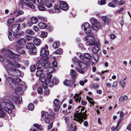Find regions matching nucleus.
<instances>
[{
  "instance_id": "9d476101",
  "label": "nucleus",
  "mask_w": 131,
  "mask_h": 131,
  "mask_svg": "<svg viewBox=\"0 0 131 131\" xmlns=\"http://www.w3.org/2000/svg\"><path fill=\"white\" fill-rule=\"evenodd\" d=\"M40 55L42 56L41 59H48V56L49 54V51H46L44 48H42L40 51Z\"/></svg>"
},
{
  "instance_id": "58836bf2",
  "label": "nucleus",
  "mask_w": 131,
  "mask_h": 131,
  "mask_svg": "<svg viewBox=\"0 0 131 131\" xmlns=\"http://www.w3.org/2000/svg\"><path fill=\"white\" fill-rule=\"evenodd\" d=\"M84 57L89 60H90L92 58V56L88 53H85L84 55Z\"/></svg>"
},
{
  "instance_id": "c85d7f7f",
  "label": "nucleus",
  "mask_w": 131,
  "mask_h": 131,
  "mask_svg": "<svg viewBox=\"0 0 131 131\" xmlns=\"http://www.w3.org/2000/svg\"><path fill=\"white\" fill-rule=\"evenodd\" d=\"M11 66L14 67L19 68L20 67V65L15 61H12Z\"/></svg>"
},
{
  "instance_id": "2f4dec72",
  "label": "nucleus",
  "mask_w": 131,
  "mask_h": 131,
  "mask_svg": "<svg viewBox=\"0 0 131 131\" xmlns=\"http://www.w3.org/2000/svg\"><path fill=\"white\" fill-rule=\"evenodd\" d=\"M40 69L37 68V71L36 72V75L38 77H40L43 72V70L42 69Z\"/></svg>"
},
{
  "instance_id": "774afa93",
  "label": "nucleus",
  "mask_w": 131,
  "mask_h": 131,
  "mask_svg": "<svg viewBox=\"0 0 131 131\" xmlns=\"http://www.w3.org/2000/svg\"><path fill=\"white\" fill-rule=\"evenodd\" d=\"M25 19V18L24 17H22L19 18L18 19V20L20 22L23 21Z\"/></svg>"
},
{
  "instance_id": "4c0bfd02",
  "label": "nucleus",
  "mask_w": 131,
  "mask_h": 131,
  "mask_svg": "<svg viewBox=\"0 0 131 131\" xmlns=\"http://www.w3.org/2000/svg\"><path fill=\"white\" fill-rule=\"evenodd\" d=\"M47 35L48 33L47 32L43 31L40 35V36L42 38H45L47 37Z\"/></svg>"
},
{
  "instance_id": "f704fd0d",
  "label": "nucleus",
  "mask_w": 131,
  "mask_h": 131,
  "mask_svg": "<svg viewBox=\"0 0 131 131\" xmlns=\"http://www.w3.org/2000/svg\"><path fill=\"white\" fill-rule=\"evenodd\" d=\"M40 29H43L46 28V26L45 23H41L38 25Z\"/></svg>"
},
{
  "instance_id": "4be33fe9",
  "label": "nucleus",
  "mask_w": 131,
  "mask_h": 131,
  "mask_svg": "<svg viewBox=\"0 0 131 131\" xmlns=\"http://www.w3.org/2000/svg\"><path fill=\"white\" fill-rule=\"evenodd\" d=\"M26 47L27 49H33L36 48L34 44L32 43H28Z\"/></svg>"
},
{
  "instance_id": "a19ab883",
  "label": "nucleus",
  "mask_w": 131,
  "mask_h": 131,
  "mask_svg": "<svg viewBox=\"0 0 131 131\" xmlns=\"http://www.w3.org/2000/svg\"><path fill=\"white\" fill-rule=\"evenodd\" d=\"M54 70V68L52 67L51 65L50 66V67L48 68V73H51L53 72Z\"/></svg>"
},
{
  "instance_id": "bb28decb",
  "label": "nucleus",
  "mask_w": 131,
  "mask_h": 131,
  "mask_svg": "<svg viewBox=\"0 0 131 131\" xmlns=\"http://www.w3.org/2000/svg\"><path fill=\"white\" fill-rule=\"evenodd\" d=\"M23 12L21 10H19L17 13V12L15 11L13 14V15L15 17H17L19 16L20 15L23 14Z\"/></svg>"
},
{
  "instance_id": "1a4fd4ad",
  "label": "nucleus",
  "mask_w": 131,
  "mask_h": 131,
  "mask_svg": "<svg viewBox=\"0 0 131 131\" xmlns=\"http://www.w3.org/2000/svg\"><path fill=\"white\" fill-rule=\"evenodd\" d=\"M81 27L82 28L83 27L84 28V31L85 33L91 32L92 29L91 28V26L88 23H86L83 24Z\"/></svg>"
},
{
  "instance_id": "b1692460",
  "label": "nucleus",
  "mask_w": 131,
  "mask_h": 131,
  "mask_svg": "<svg viewBox=\"0 0 131 131\" xmlns=\"http://www.w3.org/2000/svg\"><path fill=\"white\" fill-rule=\"evenodd\" d=\"M12 71L14 72V76L18 77L20 75V71L17 69H13Z\"/></svg>"
},
{
  "instance_id": "de8ad7c7",
  "label": "nucleus",
  "mask_w": 131,
  "mask_h": 131,
  "mask_svg": "<svg viewBox=\"0 0 131 131\" xmlns=\"http://www.w3.org/2000/svg\"><path fill=\"white\" fill-rule=\"evenodd\" d=\"M91 22L92 24V26L93 25L96 23L98 21L95 18H91Z\"/></svg>"
},
{
  "instance_id": "423d86ee",
  "label": "nucleus",
  "mask_w": 131,
  "mask_h": 131,
  "mask_svg": "<svg viewBox=\"0 0 131 131\" xmlns=\"http://www.w3.org/2000/svg\"><path fill=\"white\" fill-rule=\"evenodd\" d=\"M37 3L41 5L46 4L48 8H50L52 6L51 3H54L53 0H36Z\"/></svg>"
},
{
  "instance_id": "338daca9",
  "label": "nucleus",
  "mask_w": 131,
  "mask_h": 131,
  "mask_svg": "<svg viewBox=\"0 0 131 131\" xmlns=\"http://www.w3.org/2000/svg\"><path fill=\"white\" fill-rule=\"evenodd\" d=\"M33 23L31 22H28L27 23V26L28 27H29L31 26L33 24Z\"/></svg>"
},
{
  "instance_id": "603ef678",
  "label": "nucleus",
  "mask_w": 131,
  "mask_h": 131,
  "mask_svg": "<svg viewBox=\"0 0 131 131\" xmlns=\"http://www.w3.org/2000/svg\"><path fill=\"white\" fill-rule=\"evenodd\" d=\"M115 3H121L119 4V5H122L124 4V2H122V0H113Z\"/></svg>"
},
{
  "instance_id": "79ce46f5",
  "label": "nucleus",
  "mask_w": 131,
  "mask_h": 131,
  "mask_svg": "<svg viewBox=\"0 0 131 131\" xmlns=\"http://www.w3.org/2000/svg\"><path fill=\"white\" fill-rule=\"evenodd\" d=\"M29 53L31 55H35L36 53V50L35 49H30L29 51Z\"/></svg>"
},
{
  "instance_id": "7ed1b4c3",
  "label": "nucleus",
  "mask_w": 131,
  "mask_h": 131,
  "mask_svg": "<svg viewBox=\"0 0 131 131\" xmlns=\"http://www.w3.org/2000/svg\"><path fill=\"white\" fill-rule=\"evenodd\" d=\"M77 64H78V66L77 67H75L76 70L80 73L83 74L84 72L83 70L87 66H89L90 64V62L88 61V62L87 63H86L82 62L80 61L79 63H78Z\"/></svg>"
},
{
  "instance_id": "bf43d9fd",
  "label": "nucleus",
  "mask_w": 131,
  "mask_h": 131,
  "mask_svg": "<svg viewBox=\"0 0 131 131\" xmlns=\"http://www.w3.org/2000/svg\"><path fill=\"white\" fill-rule=\"evenodd\" d=\"M30 69L31 71L33 72L36 69V67L35 65H31Z\"/></svg>"
},
{
  "instance_id": "09e8293b",
  "label": "nucleus",
  "mask_w": 131,
  "mask_h": 131,
  "mask_svg": "<svg viewBox=\"0 0 131 131\" xmlns=\"http://www.w3.org/2000/svg\"><path fill=\"white\" fill-rule=\"evenodd\" d=\"M119 81L122 87L123 88L125 86V83L124 81L122 79L121 80H119Z\"/></svg>"
},
{
  "instance_id": "052dcab7",
  "label": "nucleus",
  "mask_w": 131,
  "mask_h": 131,
  "mask_svg": "<svg viewBox=\"0 0 131 131\" xmlns=\"http://www.w3.org/2000/svg\"><path fill=\"white\" fill-rule=\"evenodd\" d=\"M88 80L87 79H85L84 81H81L80 82V84L82 85H84V83H86Z\"/></svg>"
},
{
  "instance_id": "0e129e2a",
  "label": "nucleus",
  "mask_w": 131,
  "mask_h": 131,
  "mask_svg": "<svg viewBox=\"0 0 131 131\" xmlns=\"http://www.w3.org/2000/svg\"><path fill=\"white\" fill-rule=\"evenodd\" d=\"M38 93L41 94L42 93V88H39L38 89Z\"/></svg>"
},
{
  "instance_id": "4d7b16f0",
  "label": "nucleus",
  "mask_w": 131,
  "mask_h": 131,
  "mask_svg": "<svg viewBox=\"0 0 131 131\" xmlns=\"http://www.w3.org/2000/svg\"><path fill=\"white\" fill-rule=\"evenodd\" d=\"M38 8L41 11H45L46 9L45 7L42 6H39Z\"/></svg>"
},
{
  "instance_id": "680f3d73",
  "label": "nucleus",
  "mask_w": 131,
  "mask_h": 131,
  "mask_svg": "<svg viewBox=\"0 0 131 131\" xmlns=\"http://www.w3.org/2000/svg\"><path fill=\"white\" fill-rule=\"evenodd\" d=\"M52 77V75L51 73H47V77L48 79H51Z\"/></svg>"
},
{
  "instance_id": "37998d69",
  "label": "nucleus",
  "mask_w": 131,
  "mask_h": 131,
  "mask_svg": "<svg viewBox=\"0 0 131 131\" xmlns=\"http://www.w3.org/2000/svg\"><path fill=\"white\" fill-rule=\"evenodd\" d=\"M39 80L42 83H44L46 82L47 79L46 77L42 78L41 75L40 77Z\"/></svg>"
},
{
  "instance_id": "4468645a",
  "label": "nucleus",
  "mask_w": 131,
  "mask_h": 131,
  "mask_svg": "<svg viewBox=\"0 0 131 131\" xmlns=\"http://www.w3.org/2000/svg\"><path fill=\"white\" fill-rule=\"evenodd\" d=\"M14 48L17 52L19 53L24 54L25 53V51L24 50L23 47L21 46L16 45L15 46Z\"/></svg>"
},
{
  "instance_id": "ddd939ff",
  "label": "nucleus",
  "mask_w": 131,
  "mask_h": 131,
  "mask_svg": "<svg viewBox=\"0 0 131 131\" xmlns=\"http://www.w3.org/2000/svg\"><path fill=\"white\" fill-rule=\"evenodd\" d=\"M23 86V85L21 84H19V86H14L15 88L16 87V88H15L14 90V92L15 93L21 95L23 93V91L21 87Z\"/></svg>"
},
{
  "instance_id": "2eb2a0df",
  "label": "nucleus",
  "mask_w": 131,
  "mask_h": 131,
  "mask_svg": "<svg viewBox=\"0 0 131 131\" xmlns=\"http://www.w3.org/2000/svg\"><path fill=\"white\" fill-rule=\"evenodd\" d=\"M20 25L19 24H15L12 26V31L14 33L18 32L20 29Z\"/></svg>"
},
{
  "instance_id": "3c124183",
  "label": "nucleus",
  "mask_w": 131,
  "mask_h": 131,
  "mask_svg": "<svg viewBox=\"0 0 131 131\" xmlns=\"http://www.w3.org/2000/svg\"><path fill=\"white\" fill-rule=\"evenodd\" d=\"M62 50L60 48H59L55 51V53L57 54H61L62 53Z\"/></svg>"
},
{
  "instance_id": "6e6d98bb",
  "label": "nucleus",
  "mask_w": 131,
  "mask_h": 131,
  "mask_svg": "<svg viewBox=\"0 0 131 131\" xmlns=\"http://www.w3.org/2000/svg\"><path fill=\"white\" fill-rule=\"evenodd\" d=\"M36 66L37 67V68L38 69H41L42 66L41 62L39 61H38L36 64Z\"/></svg>"
},
{
  "instance_id": "a878e982",
  "label": "nucleus",
  "mask_w": 131,
  "mask_h": 131,
  "mask_svg": "<svg viewBox=\"0 0 131 131\" xmlns=\"http://www.w3.org/2000/svg\"><path fill=\"white\" fill-rule=\"evenodd\" d=\"M73 98L75 99V101L76 102H78V101L79 103L80 102L81 97L79 94H75V95L74 96Z\"/></svg>"
},
{
  "instance_id": "e2e57ef3",
  "label": "nucleus",
  "mask_w": 131,
  "mask_h": 131,
  "mask_svg": "<svg viewBox=\"0 0 131 131\" xmlns=\"http://www.w3.org/2000/svg\"><path fill=\"white\" fill-rule=\"evenodd\" d=\"M124 9V8H122L119 10L116 11L115 12V13H120L123 11Z\"/></svg>"
},
{
  "instance_id": "13d9d810",
  "label": "nucleus",
  "mask_w": 131,
  "mask_h": 131,
  "mask_svg": "<svg viewBox=\"0 0 131 131\" xmlns=\"http://www.w3.org/2000/svg\"><path fill=\"white\" fill-rule=\"evenodd\" d=\"M100 55L99 54H96L95 56H94V59L95 61H97L100 57Z\"/></svg>"
},
{
  "instance_id": "9b49d317",
  "label": "nucleus",
  "mask_w": 131,
  "mask_h": 131,
  "mask_svg": "<svg viewBox=\"0 0 131 131\" xmlns=\"http://www.w3.org/2000/svg\"><path fill=\"white\" fill-rule=\"evenodd\" d=\"M16 54L9 49L7 50L5 52L4 54V56L5 57H9L12 59H14L15 57L14 56Z\"/></svg>"
},
{
  "instance_id": "ea45409f",
  "label": "nucleus",
  "mask_w": 131,
  "mask_h": 131,
  "mask_svg": "<svg viewBox=\"0 0 131 131\" xmlns=\"http://www.w3.org/2000/svg\"><path fill=\"white\" fill-rule=\"evenodd\" d=\"M26 32L27 34L28 35H33L35 34L34 32L31 30L28 29L26 30Z\"/></svg>"
},
{
  "instance_id": "a211bd4d",
  "label": "nucleus",
  "mask_w": 131,
  "mask_h": 131,
  "mask_svg": "<svg viewBox=\"0 0 131 131\" xmlns=\"http://www.w3.org/2000/svg\"><path fill=\"white\" fill-rule=\"evenodd\" d=\"M33 41L34 44L36 46H39L41 43L40 40L37 37H34Z\"/></svg>"
},
{
  "instance_id": "864d4df0",
  "label": "nucleus",
  "mask_w": 131,
  "mask_h": 131,
  "mask_svg": "<svg viewBox=\"0 0 131 131\" xmlns=\"http://www.w3.org/2000/svg\"><path fill=\"white\" fill-rule=\"evenodd\" d=\"M58 79L56 78H54L53 79L52 83V84H57L58 83Z\"/></svg>"
},
{
  "instance_id": "f03ea898",
  "label": "nucleus",
  "mask_w": 131,
  "mask_h": 131,
  "mask_svg": "<svg viewBox=\"0 0 131 131\" xmlns=\"http://www.w3.org/2000/svg\"><path fill=\"white\" fill-rule=\"evenodd\" d=\"M83 108L81 109V112L80 113L74 114V120L79 122L81 124L84 121L83 119H84L87 118V114L84 113V112L82 113V111H84L85 108L84 107L82 106Z\"/></svg>"
},
{
  "instance_id": "49530a36",
  "label": "nucleus",
  "mask_w": 131,
  "mask_h": 131,
  "mask_svg": "<svg viewBox=\"0 0 131 131\" xmlns=\"http://www.w3.org/2000/svg\"><path fill=\"white\" fill-rule=\"evenodd\" d=\"M86 99L88 100L89 103H90L92 104L93 105V104H94V102L93 101H92V98L88 96H87Z\"/></svg>"
},
{
  "instance_id": "7c9ffc66",
  "label": "nucleus",
  "mask_w": 131,
  "mask_h": 131,
  "mask_svg": "<svg viewBox=\"0 0 131 131\" xmlns=\"http://www.w3.org/2000/svg\"><path fill=\"white\" fill-rule=\"evenodd\" d=\"M15 69V68H9L7 69V71L8 72V73L9 74L11 75L14 76V72L13 71H12V69Z\"/></svg>"
},
{
  "instance_id": "6e6552de",
  "label": "nucleus",
  "mask_w": 131,
  "mask_h": 131,
  "mask_svg": "<svg viewBox=\"0 0 131 131\" xmlns=\"http://www.w3.org/2000/svg\"><path fill=\"white\" fill-rule=\"evenodd\" d=\"M41 116L42 117H45L44 119V121L47 124L50 123V118L49 115V113L48 112H45L43 111H42L41 112Z\"/></svg>"
},
{
  "instance_id": "69168bd1",
  "label": "nucleus",
  "mask_w": 131,
  "mask_h": 131,
  "mask_svg": "<svg viewBox=\"0 0 131 131\" xmlns=\"http://www.w3.org/2000/svg\"><path fill=\"white\" fill-rule=\"evenodd\" d=\"M33 38V37L31 36H27L26 37V39L27 41H29L31 40Z\"/></svg>"
},
{
  "instance_id": "aec40b11",
  "label": "nucleus",
  "mask_w": 131,
  "mask_h": 131,
  "mask_svg": "<svg viewBox=\"0 0 131 131\" xmlns=\"http://www.w3.org/2000/svg\"><path fill=\"white\" fill-rule=\"evenodd\" d=\"M17 42L22 45H24L26 44V41L24 38L20 39L16 41Z\"/></svg>"
},
{
  "instance_id": "6ab92c4d",
  "label": "nucleus",
  "mask_w": 131,
  "mask_h": 131,
  "mask_svg": "<svg viewBox=\"0 0 131 131\" xmlns=\"http://www.w3.org/2000/svg\"><path fill=\"white\" fill-rule=\"evenodd\" d=\"M7 81L10 85L13 88H14V78L12 77H8L7 79Z\"/></svg>"
},
{
  "instance_id": "473e14b6",
  "label": "nucleus",
  "mask_w": 131,
  "mask_h": 131,
  "mask_svg": "<svg viewBox=\"0 0 131 131\" xmlns=\"http://www.w3.org/2000/svg\"><path fill=\"white\" fill-rule=\"evenodd\" d=\"M128 98L127 96L125 95L123 96L120 97L119 99V102H124L127 100Z\"/></svg>"
},
{
  "instance_id": "f3484780",
  "label": "nucleus",
  "mask_w": 131,
  "mask_h": 131,
  "mask_svg": "<svg viewBox=\"0 0 131 131\" xmlns=\"http://www.w3.org/2000/svg\"><path fill=\"white\" fill-rule=\"evenodd\" d=\"M94 45L95 46L93 47L92 51L94 53L96 54L100 50V48L98 43L97 44L96 42L95 45Z\"/></svg>"
},
{
  "instance_id": "cd10ccee",
  "label": "nucleus",
  "mask_w": 131,
  "mask_h": 131,
  "mask_svg": "<svg viewBox=\"0 0 131 131\" xmlns=\"http://www.w3.org/2000/svg\"><path fill=\"white\" fill-rule=\"evenodd\" d=\"M100 23L98 21L93 25L92 27L94 29L97 30H98V29L99 28H100Z\"/></svg>"
},
{
  "instance_id": "f8f14e48",
  "label": "nucleus",
  "mask_w": 131,
  "mask_h": 131,
  "mask_svg": "<svg viewBox=\"0 0 131 131\" xmlns=\"http://www.w3.org/2000/svg\"><path fill=\"white\" fill-rule=\"evenodd\" d=\"M59 4L60 8L63 10L66 11L69 8V6L64 1H60Z\"/></svg>"
},
{
  "instance_id": "c9c22d12",
  "label": "nucleus",
  "mask_w": 131,
  "mask_h": 131,
  "mask_svg": "<svg viewBox=\"0 0 131 131\" xmlns=\"http://www.w3.org/2000/svg\"><path fill=\"white\" fill-rule=\"evenodd\" d=\"M30 20L33 24L37 23L38 21V20L37 18L35 17H32L31 18Z\"/></svg>"
},
{
  "instance_id": "72a5a7b5",
  "label": "nucleus",
  "mask_w": 131,
  "mask_h": 131,
  "mask_svg": "<svg viewBox=\"0 0 131 131\" xmlns=\"http://www.w3.org/2000/svg\"><path fill=\"white\" fill-rule=\"evenodd\" d=\"M70 74L71 76L73 78H75L76 76V74L75 71L73 69L71 70Z\"/></svg>"
},
{
  "instance_id": "f257e3e1",
  "label": "nucleus",
  "mask_w": 131,
  "mask_h": 131,
  "mask_svg": "<svg viewBox=\"0 0 131 131\" xmlns=\"http://www.w3.org/2000/svg\"><path fill=\"white\" fill-rule=\"evenodd\" d=\"M11 99V102L8 99H5L1 102V107H0V117H3L5 115V113L3 109L8 114H10L12 113V110H14L15 108L13 103L14 102L15 104H19L21 103L22 98L20 96H12Z\"/></svg>"
},
{
  "instance_id": "dca6fc26",
  "label": "nucleus",
  "mask_w": 131,
  "mask_h": 131,
  "mask_svg": "<svg viewBox=\"0 0 131 131\" xmlns=\"http://www.w3.org/2000/svg\"><path fill=\"white\" fill-rule=\"evenodd\" d=\"M53 103L54 104L53 106L54 110L55 111H57L59 109V102L58 100V99H56L53 102Z\"/></svg>"
},
{
  "instance_id": "e433bc0d",
  "label": "nucleus",
  "mask_w": 131,
  "mask_h": 131,
  "mask_svg": "<svg viewBox=\"0 0 131 131\" xmlns=\"http://www.w3.org/2000/svg\"><path fill=\"white\" fill-rule=\"evenodd\" d=\"M71 81L67 80H66L63 82V83L65 85L68 86L71 85Z\"/></svg>"
},
{
  "instance_id": "a18cd8bd",
  "label": "nucleus",
  "mask_w": 131,
  "mask_h": 131,
  "mask_svg": "<svg viewBox=\"0 0 131 131\" xmlns=\"http://www.w3.org/2000/svg\"><path fill=\"white\" fill-rule=\"evenodd\" d=\"M59 46V42H54L53 45L52 47L54 49L58 47Z\"/></svg>"
},
{
  "instance_id": "412c9836",
  "label": "nucleus",
  "mask_w": 131,
  "mask_h": 131,
  "mask_svg": "<svg viewBox=\"0 0 131 131\" xmlns=\"http://www.w3.org/2000/svg\"><path fill=\"white\" fill-rule=\"evenodd\" d=\"M102 20L104 21V24L105 25H107L110 21V20L106 16H102L101 17Z\"/></svg>"
},
{
  "instance_id": "393cba45",
  "label": "nucleus",
  "mask_w": 131,
  "mask_h": 131,
  "mask_svg": "<svg viewBox=\"0 0 131 131\" xmlns=\"http://www.w3.org/2000/svg\"><path fill=\"white\" fill-rule=\"evenodd\" d=\"M117 5V3H115L113 0L112 1L110 2L108 4V5L109 6L113 8L116 7Z\"/></svg>"
},
{
  "instance_id": "0eeeda50",
  "label": "nucleus",
  "mask_w": 131,
  "mask_h": 131,
  "mask_svg": "<svg viewBox=\"0 0 131 131\" xmlns=\"http://www.w3.org/2000/svg\"><path fill=\"white\" fill-rule=\"evenodd\" d=\"M48 59H41V66L42 68L45 69H47L50 67L51 65L50 62L47 61Z\"/></svg>"
},
{
  "instance_id": "c756f323",
  "label": "nucleus",
  "mask_w": 131,
  "mask_h": 131,
  "mask_svg": "<svg viewBox=\"0 0 131 131\" xmlns=\"http://www.w3.org/2000/svg\"><path fill=\"white\" fill-rule=\"evenodd\" d=\"M53 7L56 13H59L60 12V9H61L60 8V6H59L55 4L53 6Z\"/></svg>"
},
{
  "instance_id": "c03bdc74",
  "label": "nucleus",
  "mask_w": 131,
  "mask_h": 131,
  "mask_svg": "<svg viewBox=\"0 0 131 131\" xmlns=\"http://www.w3.org/2000/svg\"><path fill=\"white\" fill-rule=\"evenodd\" d=\"M34 108V106L33 104L32 103H30L28 106V109L30 111L32 110Z\"/></svg>"
},
{
  "instance_id": "20e7f679",
  "label": "nucleus",
  "mask_w": 131,
  "mask_h": 131,
  "mask_svg": "<svg viewBox=\"0 0 131 131\" xmlns=\"http://www.w3.org/2000/svg\"><path fill=\"white\" fill-rule=\"evenodd\" d=\"M29 1H31L32 2L34 3H36V0H25L24 1L23 0H20L19 1V3L21 5V7H22L23 5L25 4L27 6L30 7L31 9H34V10L35 9V6L32 4L30 3Z\"/></svg>"
},
{
  "instance_id": "39448f33",
  "label": "nucleus",
  "mask_w": 131,
  "mask_h": 131,
  "mask_svg": "<svg viewBox=\"0 0 131 131\" xmlns=\"http://www.w3.org/2000/svg\"><path fill=\"white\" fill-rule=\"evenodd\" d=\"M86 34L88 35L85 37L86 41V42H90L89 45L92 46L95 45V39L93 36V34L91 32Z\"/></svg>"
},
{
  "instance_id": "5701e85b",
  "label": "nucleus",
  "mask_w": 131,
  "mask_h": 131,
  "mask_svg": "<svg viewBox=\"0 0 131 131\" xmlns=\"http://www.w3.org/2000/svg\"><path fill=\"white\" fill-rule=\"evenodd\" d=\"M14 86H19V83L21 81V80L18 78H14Z\"/></svg>"
},
{
  "instance_id": "5fc2aeb1",
  "label": "nucleus",
  "mask_w": 131,
  "mask_h": 131,
  "mask_svg": "<svg viewBox=\"0 0 131 131\" xmlns=\"http://www.w3.org/2000/svg\"><path fill=\"white\" fill-rule=\"evenodd\" d=\"M33 126L38 128V130H40L41 128L40 125L37 124H35L33 125Z\"/></svg>"
},
{
  "instance_id": "8fccbe9b",
  "label": "nucleus",
  "mask_w": 131,
  "mask_h": 131,
  "mask_svg": "<svg viewBox=\"0 0 131 131\" xmlns=\"http://www.w3.org/2000/svg\"><path fill=\"white\" fill-rule=\"evenodd\" d=\"M15 18H13L12 19H9L7 21V23L9 24L8 26V27L10 25L9 24L12 23L14 21Z\"/></svg>"
}]
</instances>
